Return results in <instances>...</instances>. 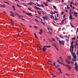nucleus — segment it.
I'll list each match as a JSON object with an SVG mask.
<instances>
[{"label":"nucleus","instance_id":"obj_1","mask_svg":"<svg viewBox=\"0 0 78 78\" xmlns=\"http://www.w3.org/2000/svg\"><path fill=\"white\" fill-rule=\"evenodd\" d=\"M73 56L75 59H73V61H76V54H75L73 53Z\"/></svg>","mask_w":78,"mask_h":78},{"label":"nucleus","instance_id":"obj_2","mask_svg":"<svg viewBox=\"0 0 78 78\" xmlns=\"http://www.w3.org/2000/svg\"><path fill=\"white\" fill-rule=\"evenodd\" d=\"M59 43L60 45H64L65 44V41H61V40L59 41Z\"/></svg>","mask_w":78,"mask_h":78},{"label":"nucleus","instance_id":"obj_3","mask_svg":"<svg viewBox=\"0 0 78 78\" xmlns=\"http://www.w3.org/2000/svg\"><path fill=\"white\" fill-rule=\"evenodd\" d=\"M73 48H74V46H70V48L69 49V50L71 51V52H72L73 53Z\"/></svg>","mask_w":78,"mask_h":78},{"label":"nucleus","instance_id":"obj_4","mask_svg":"<svg viewBox=\"0 0 78 78\" xmlns=\"http://www.w3.org/2000/svg\"><path fill=\"white\" fill-rule=\"evenodd\" d=\"M43 19H44V20H48V19L49 18H48V16H46L44 17H42Z\"/></svg>","mask_w":78,"mask_h":78},{"label":"nucleus","instance_id":"obj_5","mask_svg":"<svg viewBox=\"0 0 78 78\" xmlns=\"http://www.w3.org/2000/svg\"><path fill=\"white\" fill-rule=\"evenodd\" d=\"M36 4H35V5H36V6H39V7H41V6L42 7H43V8H44V5H40L39 4H38V3H37L36 2Z\"/></svg>","mask_w":78,"mask_h":78},{"label":"nucleus","instance_id":"obj_6","mask_svg":"<svg viewBox=\"0 0 78 78\" xmlns=\"http://www.w3.org/2000/svg\"><path fill=\"white\" fill-rule=\"evenodd\" d=\"M42 50L44 51H46L47 50L46 46H44L43 47Z\"/></svg>","mask_w":78,"mask_h":78},{"label":"nucleus","instance_id":"obj_7","mask_svg":"<svg viewBox=\"0 0 78 78\" xmlns=\"http://www.w3.org/2000/svg\"><path fill=\"white\" fill-rule=\"evenodd\" d=\"M66 66H67V67L69 68L68 70H70V69H72V67H71L69 65H68L66 64Z\"/></svg>","mask_w":78,"mask_h":78},{"label":"nucleus","instance_id":"obj_8","mask_svg":"<svg viewBox=\"0 0 78 78\" xmlns=\"http://www.w3.org/2000/svg\"><path fill=\"white\" fill-rule=\"evenodd\" d=\"M34 8L37 10H38V9H41V10H42V9H41L38 8L37 7H34Z\"/></svg>","mask_w":78,"mask_h":78},{"label":"nucleus","instance_id":"obj_9","mask_svg":"<svg viewBox=\"0 0 78 78\" xmlns=\"http://www.w3.org/2000/svg\"><path fill=\"white\" fill-rule=\"evenodd\" d=\"M59 58H60V59L61 61H62V62H64V59H63V58H62V57H59Z\"/></svg>","mask_w":78,"mask_h":78},{"label":"nucleus","instance_id":"obj_10","mask_svg":"<svg viewBox=\"0 0 78 78\" xmlns=\"http://www.w3.org/2000/svg\"><path fill=\"white\" fill-rule=\"evenodd\" d=\"M16 14H17V15L18 16V17H19V18H21V17H23V16H19V15L16 13V12L15 13Z\"/></svg>","mask_w":78,"mask_h":78},{"label":"nucleus","instance_id":"obj_11","mask_svg":"<svg viewBox=\"0 0 78 78\" xmlns=\"http://www.w3.org/2000/svg\"><path fill=\"white\" fill-rule=\"evenodd\" d=\"M52 45L53 46H54L55 48L56 49V50H58V51H59V49H58V48L56 47V46L55 45H54V44H53Z\"/></svg>","mask_w":78,"mask_h":78},{"label":"nucleus","instance_id":"obj_12","mask_svg":"<svg viewBox=\"0 0 78 78\" xmlns=\"http://www.w3.org/2000/svg\"><path fill=\"white\" fill-rule=\"evenodd\" d=\"M34 4L35 5V4H34V3H33V2H31V3H28L27 4V5H30V6H31V5H32V4Z\"/></svg>","mask_w":78,"mask_h":78},{"label":"nucleus","instance_id":"obj_13","mask_svg":"<svg viewBox=\"0 0 78 78\" xmlns=\"http://www.w3.org/2000/svg\"><path fill=\"white\" fill-rule=\"evenodd\" d=\"M58 70H59L60 72H59V73H62V72H61V69H60V68H58Z\"/></svg>","mask_w":78,"mask_h":78},{"label":"nucleus","instance_id":"obj_14","mask_svg":"<svg viewBox=\"0 0 78 78\" xmlns=\"http://www.w3.org/2000/svg\"><path fill=\"white\" fill-rule=\"evenodd\" d=\"M59 67V65H57L55 66V67L56 69H57L58 68V67Z\"/></svg>","mask_w":78,"mask_h":78},{"label":"nucleus","instance_id":"obj_15","mask_svg":"<svg viewBox=\"0 0 78 78\" xmlns=\"http://www.w3.org/2000/svg\"><path fill=\"white\" fill-rule=\"evenodd\" d=\"M67 58H68V59H69V60H70L72 59L71 58V56H68L67 57Z\"/></svg>","mask_w":78,"mask_h":78},{"label":"nucleus","instance_id":"obj_16","mask_svg":"<svg viewBox=\"0 0 78 78\" xmlns=\"http://www.w3.org/2000/svg\"><path fill=\"white\" fill-rule=\"evenodd\" d=\"M75 66H76V67H77V66L78 67L77 62H75Z\"/></svg>","mask_w":78,"mask_h":78},{"label":"nucleus","instance_id":"obj_17","mask_svg":"<svg viewBox=\"0 0 78 78\" xmlns=\"http://www.w3.org/2000/svg\"><path fill=\"white\" fill-rule=\"evenodd\" d=\"M64 20H63L62 21L61 23V25H63V24H64V23H63V22H64Z\"/></svg>","mask_w":78,"mask_h":78},{"label":"nucleus","instance_id":"obj_18","mask_svg":"<svg viewBox=\"0 0 78 78\" xmlns=\"http://www.w3.org/2000/svg\"><path fill=\"white\" fill-rule=\"evenodd\" d=\"M73 42H74V41H73L71 44V46H73Z\"/></svg>","mask_w":78,"mask_h":78},{"label":"nucleus","instance_id":"obj_19","mask_svg":"<svg viewBox=\"0 0 78 78\" xmlns=\"http://www.w3.org/2000/svg\"><path fill=\"white\" fill-rule=\"evenodd\" d=\"M78 66H76V67L74 68V69H76V70H77V71H78Z\"/></svg>","mask_w":78,"mask_h":78},{"label":"nucleus","instance_id":"obj_20","mask_svg":"<svg viewBox=\"0 0 78 78\" xmlns=\"http://www.w3.org/2000/svg\"><path fill=\"white\" fill-rule=\"evenodd\" d=\"M26 14H27V15H29V16H31V14L30 13H28L26 12Z\"/></svg>","mask_w":78,"mask_h":78},{"label":"nucleus","instance_id":"obj_21","mask_svg":"<svg viewBox=\"0 0 78 78\" xmlns=\"http://www.w3.org/2000/svg\"><path fill=\"white\" fill-rule=\"evenodd\" d=\"M34 35L36 38H37H37H38V37H37V36L36 35V33L34 34Z\"/></svg>","mask_w":78,"mask_h":78},{"label":"nucleus","instance_id":"obj_22","mask_svg":"<svg viewBox=\"0 0 78 78\" xmlns=\"http://www.w3.org/2000/svg\"><path fill=\"white\" fill-rule=\"evenodd\" d=\"M34 28H35L36 29H37V28H38L39 27H37V26H34Z\"/></svg>","mask_w":78,"mask_h":78},{"label":"nucleus","instance_id":"obj_23","mask_svg":"<svg viewBox=\"0 0 78 78\" xmlns=\"http://www.w3.org/2000/svg\"><path fill=\"white\" fill-rule=\"evenodd\" d=\"M1 7H2V8H5V5H2L1 6Z\"/></svg>","mask_w":78,"mask_h":78},{"label":"nucleus","instance_id":"obj_24","mask_svg":"<svg viewBox=\"0 0 78 78\" xmlns=\"http://www.w3.org/2000/svg\"><path fill=\"white\" fill-rule=\"evenodd\" d=\"M46 48H47H47H50V47H51V46L50 45H49V46H46Z\"/></svg>","mask_w":78,"mask_h":78},{"label":"nucleus","instance_id":"obj_25","mask_svg":"<svg viewBox=\"0 0 78 78\" xmlns=\"http://www.w3.org/2000/svg\"><path fill=\"white\" fill-rule=\"evenodd\" d=\"M69 19H72V15H71L69 16Z\"/></svg>","mask_w":78,"mask_h":78},{"label":"nucleus","instance_id":"obj_26","mask_svg":"<svg viewBox=\"0 0 78 78\" xmlns=\"http://www.w3.org/2000/svg\"><path fill=\"white\" fill-rule=\"evenodd\" d=\"M12 8H13V9L14 10V11H15V7H14V5H13L12 6Z\"/></svg>","mask_w":78,"mask_h":78},{"label":"nucleus","instance_id":"obj_27","mask_svg":"<svg viewBox=\"0 0 78 78\" xmlns=\"http://www.w3.org/2000/svg\"><path fill=\"white\" fill-rule=\"evenodd\" d=\"M66 42H69V40L67 38H66Z\"/></svg>","mask_w":78,"mask_h":78},{"label":"nucleus","instance_id":"obj_28","mask_svg":"<svg viewBox=\"0 0 78 78\" xmlns=\"http://www.w3.org/2000/svg\"><path fill=\"white\" fill-rule=\"evenodd\" d=\"M73 40H76V38L75 37H73L71 40V41H73Z\"/></svg>","mask_w":78,"mask_h":78},{"label":"nucleus","instance_id":"obj_29","mask_svg":"<svg viewBox=\"0 0 78 78\" xmlns=\"http://www.w3.org/2000/svg\"><path fill=\"white\" fill-rule=\"evenodd\" d=\"M11 24L12 25L13 24V21H12V20H11Z\"/></svg>","mask_w":78,"mask_h":78},{"label":"nucleus","instance_id":"obj_30","mask_svg":"<svg viewBox=\"0 0 78 78\" xmlns=\"http://www.w3.org/2000/svg\"><path fill=\"white\" fill-rule=\"evenodd\" d=\"M59 37H61V38H62V39H64L63 37L61 36V35H60L59 36Z\"/></svg>","mask_w":78,"mask_h":78},{"label":"nucleus","instance_id":"obj_31","mask_svg":"<svg viewBox=\"0 0 78 78\" xmlns=\"http://www.w3.org/2000/svg\"><path fill=\"white\" fill-rule=\"evenodd\" d=\"M10 16H12L13 17H15V16H14V15H13V14H10Z\"/></svg>","mask_w":78,"mask_h":78},{"label":"nucleus","instance_id":"obj_32","mask_svg":"<svg viewBox=\"0 0 78 78\" xmlns=\"http://www.w3.org/2000/svg\"><path fill=\"white\" fill-rule=\"evenodd\" d=\"M53 7L54 8V9H56V7L54 5Z\"/></svg>","mask_w":78,"mask_h":78},{"label":"nucleus","instance_id":"obj_33","mask_svg":"<svg viewBox=\"0 0 78 78\" xmlns=\"http://www.w3.org/2000/svg\"><path fill=\"white\" fill-rule=\"evenodd\" d=\"M74 14L75 15H77V14H78V13L76 12H74Z\"/></svg>","mask_w":78,"mask_h":78},{"label":"nucleus","instance_id":"obj_34","mask_svg":"<svg viewBox=\"0 0 78 78\" xmlns=\"http://www.w3.org/2000/svg\"><path fill=\"white\" fill-rule=\"evenodd\" d=\"M70 61H68V62H67V64H70Z\"/></svg>","mask_w":78,"mask_h":78},{"label":"nucleus","instance_id":"obj_35","mask_svg":"<svg viewBox=\"0 0 78 78\" xmlns=\"http://www.w3.org/2000/svg\"><path fill=\"white\" fill-rule=\"evenodd\" d=\"M40 32H41V33H42L43 32L42 30L41 29L40 30Z\"/></svg>","mask_w":78,"mask_h":78},{"label":"nucleus","instance_id":"obj_36","mask_svg":"<svg viewBox=\"0 0 78 78\" xmlns=\"http://www.w3.org/2000/svg\"><path fill=\"white\" fill-rule=\"evenodd\" d=\"M65 29V27H63L62 28V31H63Z\"/></svg>","mask_w":78,"mask_h":78},{"label":"nucleus","instance_id":"obj_37","mask_svg":"<svg viewBox=\"0 0 78 78\" xmlns=\"http://www.w3.org/2000/svg\"><path fill=\"white\" fill-rule=\"evenodd\" d=\"M48 61H49V62H51V63L53 62H52L50 60H49V59H48Z\"/></svg>","mask_w":78,"mask_h":78},{"label":"nucleus","instance_id":"obj_38","mask_svg":"<svg viewBox=\"0 0 78 78\" xmlns=\"http://www.w3.org/2000/svg\"><path fill=\"white\" fill-rule=\"evenodd\" d=\"M70 63H71L72 64H73V62L72 61H70Z\"/></svg>","mask_w":78,"mask_h":78},{"label":"nucleus","instance_id":"obj_39","mask_svg":"<svg viewBox=\"0 0 78 78\" xmlns=\"http://www.w3.org/2000/svg\"><path fill=\"white\" fill-rule=\"evenodd\" d=\"M4 3H6L7 4H8V5H9V4L7 2H5L4 1Z\"/></svg>","mask_w":78,"mask_h":78},{"label":"nucleus","instance_id":"obj_40","mask_svg":"<svg viewBox=\"0 0 78 78\" xmlns=\"http://www.w3.org/2000/svg\"><path fill=\"white\" fill-rule=\"evenodd\" d=\"M73 1H72L71 2H70V4H71V5H72V4L73 3Z\"/></svg>","mask_w":78,"mask_h":78},{"label":"nucleus","instance_id":"obj_41","mask_svg":"<svg viewBox=\"0 0 78 78\" xmlns=\"http://www.w3.org/2000/svg\"><path fill=\"white\" fill-rule=\"evenodd\" d=\"M56 39L57 40V41H59H59H60V40H59V38H56Z\"/></svg>","mask_w":78,"mask_h":78},{"label":"nucleus","instance_id":"obj_42","mask_svg":"<svg viewBox=\"0 0 78 78\" xmlns=\"http://www.w3.org/2000/svg\"><path fill=\"white\" fill-rule=\"evenodd\" d=\"M52 41H55V39L54 38H52Z\"/></svg>","mask_w":78,"mask_h":78},{"label":"nucleus","instance_id":"obj_43","mask_svg":"<svg viewBox=\"0 0 78 78\" xmlns=\"http://www.w3.org/2000/svg\"><path fill=\"white\" fill-rule=\"evenodd\" d=\"M20 24L21 25L23 26V27H24V25L23 24H22V23H21Z\"/></svg>","mask_w":78,"mask_h":78},{"label":"nucleus","instance_id":"obj_44","mask_svg":"<svg viewBox=\"0 0 78 78\" xmlns=\"http://www.w3.org/2000/svg\"><path fill=\"white\" fill-rule=\"evenodd\" d=\"M65 61L66 62H68V60L67 58L65 59Z\"/></svg>","mask_w":78,"mask_h":78},{"label":"nucleus","instance_id":"obj_45","mask_svg":"<svg viewBox=\"0 0 78 78\" xmlns=\"http://www.w3.org/2000/svg\"><path fill=\"white\" fill-rule=\"evenodd\" d=\"M37 12H38V13L39 14H41V13L40 12V11H37Z\"/></svg>","mask_w":78,"mask_h":78},{"label":"nucleus","instance_id":"obj_46","mask_svg":"<svg viewBox=\"0 0 78 78\" xmlns=\"http://www.w3.org/2000/svg\"><path fill=\"white\" fill-rule=\"evenodd\" d=\"M64 37H66V38H67V35H65L64 36Z\"/></svg>","mask_w":78,"mask_h":78},{"label":"nucleus","instance_id":"obj_47","mask_svg":"<svg viewBox=\"0 0 78 78\" xmlns=\"http://www.w3.org/2000/svg\"><path fill=\"white\" fill-rule=\"evenodd\" d=\"M17 6H19V7H20V8H21V6H20L19 5L17 4Z\"/></svg>","mask_w":78,"mask_h":78},{"label":"nucleus","instance_id":"obj_48","mask_svg":"<svg viewBox=\"0 0 78 78\" xmlns=\"http://www.w3.org/2000/svg\"><path fill=\"white\" fill-rule=\"evenodd\" d=\"M72 9H70V11H69V12H72Z\"/></svg>","mask_w":78,"mask_h":78},{"label":"nucleus","instance_id":"obj_49","mask_svg":"<svg viewBox=\"0 0 78 78\" xmlns=\"http://www.w3.org/2000/svg\"><path fill=\"white\" fill-rule=\"evenodd\" d=\"M69 15H70V16H72V13H71V12H69Z\"/></svg>","mask_w":78,"mask_h":78},{"label":"nucleus","instance_id":"obj_50","mask_svg":"<svg viewBox=\"0 0 78 78\" xmlns=\"http://www.w3.org/2000/svg\"><path fill=\"white\" fill-rule=\"evenodd\" d=\"M58 63H59V64H62V62H58Z\"/></svg>","mask_w":78,"mask_h":78},{"label":"nucleus","instance_id":"obj_51","mask_svg":"<svg viewBox=\"0 0 78 78\" xmlns=\"http://www.w3.org/2000/svg\"><path fill=\"white\" fill-rule=\"evenodd\" d=\"M41 22L43 24H44V25H45V23L44 22H43L42 21H41Z\"/></svg>","mask_w":78,"mask_h":78},{"label":"nucleus","instance_id":"obj_52","mask_svg":"<svg viewBox=\"0 0 78 78\" xmlns=\"http://www.w3.org/2000/svg\"><path fill=\"white\" fill-rule=\"evenodd\" d=\"M53 64H54V66H56V63L55 62H54V63H53Z\"/></svg>","mask_w":78,"mask_h":78},{"label":"nucleus","instance_id":"obj_53","mask_svg":"<svg viewBox=\"0 0 78 78\" xmlns=\"http://www.w3.org/2000/svg\"><path fill=\"white\" fill-rule=\"evenodd\" d=\"M62 65H63L64 66H66V65H65V64H64V63H62Z\"/></svg>","mask_w":78,"mask_h":78},{"label":"nucleus","instance_id":"obj_54","mask_svg":"<svg viewBox=\"0 0 78 78\" xmlns=\"http://www.w3.org/2000/svg\"><path fill=\"white\" fill-rule=\"evenodd\" d=\"M70 25L72 27H73V26L72 24H70Z\"/></svg>","mask_w":78,"mask_h":78},{"label":"nucleus","instance_id":"obj_55","mask_svg":"<svg viewBox=\"0 0 78 78\" xmlns=\"http://www.w3.org/2000/svg\"><path fill=\"white\" fill-rule=\"evenodd\" d=\"M65 17H66V15H63V18H65Z\"/></svg>","mask_w":78,"mask_h":78},{"label":"nucleus","instance_id":"obj_56","mask_svg":"<svg viewBox=\"0 0 78 78\" xmlns=\"http://www.w3.org/2000/svg\"><path fill=\"white\" fill-rule=\"evenodd\" d=\"M78 28H77L76 33H78Z\"/></svg>","mask_w":78,"mask_h":78},{"label":"nucleus","instance_id":"obj_57","mask_svg":"<svg viewBox=\"0 0 78 78\" xmlns=\"http://www.w3.org/2000/svg\"><path fill=\"white\" fill-rule=\"evenodd\" d=\"M45 6H48V4H45Z\"/></svg>","mask_w":78,"mask_h":78},{"label":"nucleus","instance_id":"obj_58","mask_svg":"<svg viewBox=\"0 0 78 78\" xmlns=\"http://www.w3.org/2000/svg\"><path fill=\"white\" fill-rule=\"evenodd\" d=\"M56 73L57 75H59V73L58 72H56Z\"/></svg>","mask_w":78,"mask_h":78},{"label":"nucleus","instance_id":"obj_59","mask_svg":"<svg viewBox=\"0 0 78 78\" xmlns=\"http://www.w3.org/2000/svg\"><path fill=\"white\" fill-rule=\"evenodd\" d=\"M39 34H40L41 35V34H42V33H41V32H39Z\"/></svg>","mask_w":78,"mask_h":78},{"label":"nucleus","instance_id":"obj_60","mask_svg":"<svg viewBox=\"0 0 78 78\" xmlns=\"http://www.w3.org/2000/svg\"><path fill=\"white\" fill-rule=\"evenodd\" d=\"M51 14H55V13H54V12H53V13H51Z\"/></svg>","mask_w":78,"mask_h":78},{"label":"nucleus","instance_id":"obj_61","mask_svg":"<svg viewBox=\"0 0 78 78\" xmlns=\"http://www.w3.org/2000/svg\"><path fill=\"white\" fill-rule=\"evenodd\" d=\"M48 2H51V1L50 0H47Z\"/></svg>","mask_w":78,"mask_h":78},{"label":"nucleus","instance_id":"obj_62","mask_svg":"<svg viewBox=\"0 0 78 78\" xmlns=\"http://www.w3.org/2000/svg\"><path fill=\"white\" fill-rule=\"evenodd\" d=\"M36 20V22H39V21L38 20Z\"/></svg>","mask_w":78,"mask_h":78},{"label":"nucleus","instance_id":"obj_63","mask_svg":"<svg viewBox=\"0 0 78 78\" xmlns=\"http://www.w3.org/2000/svg\"><path fill=\"white\" fill-rule=\"evenodd\" d=\"M3 13H5V14H7V13H6V12H5V11L3 12Z\"/></svg>","mask_w":78,"mask_h":78},{"label":"nucleus","instance_id":"obj_64","mask_svg":"<svg viewBox=\"0 0 78 78\" xmlns=\"http://www.w3.org/2000/svg\"><path fill=\"white\" fill-rule=\"evenodd\" d=\"M73 9H75V6H73Z\"/></svg>","mask_w":78,"mask_h":78}]
</instances>
